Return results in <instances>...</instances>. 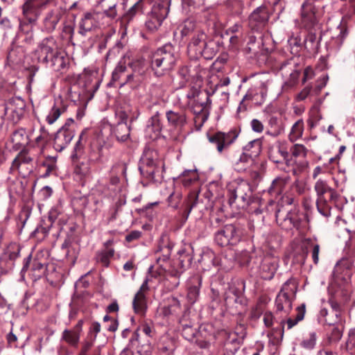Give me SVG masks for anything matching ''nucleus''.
<instances>
[{
	"label": "nucleus",
	"mask_w": 355,
	"mask_h": 355,
	"mask_svg": "<svg viewBox=\"0 0 355 355\" xmlns=\"http://www.w3.org/2000/svg\"><path fill=\"white\" fill-rule=\"evenodd\" d=\"M165 88L162 83H154L149 86L144 96L143 104L149 110L164 102Z\"/></svg>",
	"instance_id": "nucleus-5"
},
{
	"label": "nucleus",
	"mask_w": 355,
	"mask_h": 355,
	"mask_svg": "<svg viewBox=\"0 0 355 355\" xmlns=\"http://www.w3.org/2000/svg\"><path fill=\"white\" fill-rule=\"evenodd\" d=\"M187 97L189 99L191 98H205V100L209 101V94L206 92H200L198 89L192 87L191 90L187 94Z\"/></svg>",
	"instance_id": "nucleus-58"
},
{
	"label": "nucleus",
	"mask_w": 355,
	"mask_h": 355,
	"mask_svg": "<svg viewBox=\"0 0 355 355\" xmlns=\"http://www.w3.org/2000/svg\"><path fill=\"white\" fill-rule=\"evenodd\" d=\"M293 297L286 295V293H279L275 300L277 313L283 312L287 315L292 309Z\"/></svg>",
	"instance_id": "nucleus-27"
},
{
	"label": "nucleus",
	"mask_w": 355,
	"mask_h": 355,
	"mask_svg": "<svg viewBox=\"0 0 355 355\" xmlns=\"http://www.w3.org/2000/svg\"><path fill=\"white\" fill-rule=\"evenodd\" d=\"M163 21L150 13L148 16V19L146 21V27L150 31H155L158 29L159 27L162 25Z\"/></svg>",
	"instance_id": "nucleus-51"
},
{
	"label": "nucleus",
	"mask_w": 355,
	"mask_h": 355,
	"mask_svg": "<svg viewBox=\"0 0 355 355\" xmlns=\"http://www.w3.org/2000/svg\"><path fill=\"white\" fill-rule=\"evenodd\" d=\"M207 35L202 30L197 31L188 44V53L191 57L198 58L203 57L210 59L214 54L213 49L209 47L206 42Z\"/></svg>",
	"instance_id": "nucleus-4"
},
{
	"label": "nucleus",
	"mask_w": 355,
	"mask_h": 355,
	"mask_svg": "<svg viewBox=\"0 0 355 355\" xmlns=\"http://www.w3.org/2000/svg\"><path fill=\"white\" fill-rule=\"evenodd\" d=\"M126 71V66L125 62L121 60L116 68L112 72V81L117 82L122 80V78L125 76L123 81L121 83V85H125V83L132 81L135 77L141 76L144 73V69L139 67V63H134L132 73L128 75L125 74Z\"/></svg>",
	"instance_id": "nucleus-8"
},
{
	"label": "nucleus",
	"mask_w": 355,
	"mask_h": 355,
	"mask_svg": "<svg viewBox=\"0 0 355 355\" xmlns=\"http://www.w3.org/2000/svg\"><path fill=\"white\" fill-rule=\"evenodd\" d=\"M151 127L155 132H159L162 129V124L159 119V114L158 112L151 116L148 121V128Z\"/></svg>",
	"instance_id": "nucleus-55"
},
{
	"label": "nucleus",
	"mask_w": 355,
	"mask_h": 355,
	"mask_svg": "<svg viewBox=\"0 0 355 355\" xmlns=\"http://www.w3.org/2000/svg\"><path fill=\"white\" fill-rule=\"evenodd\" d=\"M49 62H51V66L55 71H60L67 65L64 56L59 51H57L53 55H52Z\"/></svg>",
	"instance_id": "nucleus-43"
},
{
	"label": "nucleus",
	"mask_w": 355,
	"mask_h": 355,
	"mask_svg": "<svg viewBox=\"0 0 355 355\" xmlns=\"http://www.w3.org/2000/svg\"><path fill=\"white\" fill-rule=\"evenodd\" d=\"M214 259L215 254L214 253V252L210 250H207L205 252H203L202 254L201 261L204 262L205 263H207L208 266H209V263L215 266L216 263Z\"/></svg>",
	"instance_id": "nucleus-63"
},
{
	"label": "nucleus",
	"mask_w": 355,
	"mask_h": 355,
	"mask_svg": "<svg viewBox=\"0 0 355 355\" xmlns=\"http://www.w3.org/2000/svg\"><path fill=\"white\" fill-rule=\"evenodd\" d=\"M238 136L239 132L233 129L228 132H217L209 136V141L215 144L218 152L221 153L235 141Z\"/></svg>",
	"instance_id": "nucleus-7"
},
{
	"label": "nucleus",
	"mask_w": 355,
	"mask_h": 355,
	"mask_svg": "<svg viewBox=\"0 0 355 355\" xmlns=\"http://www.w3.org/2000/svg\"><path fill=\"white\" fill-rule=\"evenodd\" d=\"M126 171V166L123 162H119L114 164L112 169L111 173L112 174V177L110 179V182L112 184H116L119 182V178L118 177L119 174H124Z\"/></svg>",
	"instance_id": "nucleus-45"
},
{
	"label": "nucleus",
	"mask_w": 355,
	"mask_h": 355,
	"mask_svg": "<svg viewBox=\"0 0 355 355\" xmlns=\"http://www.w3.org/2000/svg\"><path fill=\"white\" fill-rule=\"evenodd\" d=\"M48 132L44 129V128H42L40 129V135L35 138V144L41 152L43 151L44 147L46 146L48 142Z\"/></svg>",
	"instance_id": "nucleus-53"
},
{
	"label": "nucleus",
	"mask_w": 355,
	"mask_h": 355,
	"mask_svg": "<svg viewBox=\"0 0 355 355\" xmlns=\"http://www.w3.org/2000/svg\"><path fill=\"white\" fill-rule=\"evenodd\" d=\"M279 257L272 254L264 256L259 266V274L261 278L270 280L273 278L278 267Z\"/></svg>",
	"instance_id": "nucleus-10"
},
{
	"label": "nucleus",
	"mask_w": 355,
	"mask_h": 355,
	"mask_svg": "<svg viewBox=\"0 0 355 355\" xmlns=\"http://www.w3.org/2000/svg\"><path fill=\"white\" fill-rule=\"evenodd\" d=\"M11 141L16 148L21 147L28 142V136L24 128L15 130L11 135Z\"/></svg>",
	"instance_id": "nucleus-39"
},
{
	"label": "nucleus",
	"mask_w": 355,
	"mask_h": 355,
	"mask_svg": "<svg viewBox=\"0 0 355 355\" xmlns=\"http://www.w3.org/2000/svg\"><path fill=\"white\" fill-rule=\"evenodd\" d=\"M297 315L296 316L293 318H288L286 320H282L280 321L281 325V334L283 336L286 330H290L293 327H295L299 322L302 321L306 313V306L304 304H302L301 306L297 308Z\"/></svg>",
	"instance_id": "nucleus-26"
},
{
	"label": "nucleus",
	"mask_w": 355,
	"mask_h": 355,
	"mask_svg": "<svg viewBox=\"0 0 355 355\" xmlns=\"http://www.w3.org/2000/svg\"><path fill=\"white\" fill-rule=\"evenodd\" d=\"M130 125L125 121H119L113 128L112 134L119 141H126L130 138Z\"/></svg>",
	"instance_id": "nucleus-29"
},
{
	"label": "nucleus",
	"mask_w": 355,
	"mask_h": 355,
	"mask_svg": "<svg viewBox=\"0 0 355 355\" xmlns=\"http://www.w3.org/2000/svg\"><path fill=\"white\" fill-rule=\"evenodd\" d=\"M276 220L280 225H283L285 223V227L288 228L293 226L295 228L300 227L302 218H304L303 214H300L298 211L296 209L288 211L285 216H283L280 211L276 213Z\"/></svg>",
	"instance_id": "nucleus-19"
},
{
	"label": "nucleus",
	"mask_w": 355,
	"mask_h": 355,
	"mask_svg": "<svg viewBox=\"0 0 355 355\" xmlns=\"http://www.w3.org/2000/svg\"><path fill=\"white\" fill-rule=\"evenodd\" d=\"M19 245L16 243H12L8 247L6 254L10 260H15L19 257Z\"/></svg>",
	"instance_id": "nucleus-60"
},
{
	"label": "nucleus",
	"mask_w": 355,
	"mask_h": 355,
	"mask_svg": "<svg viewBox=\"0 0 355 355\" xmlns=\"http://www.w3.org/2000/svg\"><path fill=\"white\" fill-rule=\"evenodd\" d=\"M306 148L302 144H296L291 148V153L293 156L305 157L307 154Z\"/></svg>",
	"instance_id": "nucleus-57"
},
{
	"label": "nucleus",
	"mask_w": 355,
	"mask_h": 355,
	"mask_svg": "<svg viewBox=\"0 0 355 355\" xmlns=\"http://www.w3.org/2000/svg\"><path fill=\"white\" fill-rule=\"evenodd\" d=\"M240 240L236 227L232 224L227 225L215 234L216 243L222 247L235 245Z\"/></svg>",
	"instance_id": "nucleus-6"
},
{
	"label": "nucleus",
	"mask_w": 355,
	"mask_h": 355,
	"mask_svg": "<svg viewBox=\"0 0 355 355\" xmlns=\"http://www.w3.org/2000/svg\"><path fill=\"white\" fill-rule=\"evenodd\" d=\"M309 166V162L305 160H299L294 162L292 167V173L294 175H299L303 173Z\"/></svg>",
	"instance_id": "nucleus-56"
},
{
	"label": "nucleus",
	"mask_w": 355,
	"mask_h": 355,
	"mask_svg": "<svg viewBox=\"0 0 355 355\" xmlns=\"http://www.w3.org/2000/svg\"><path fill=\"white\" fill-rule=\"evenodd\" d=\"M243 342L235 336V334H227L225 343H223L225 355H234L241 347Z\"/></svg>",
	"instance_id": "nucleus-28"
},
{
	"label": "nucleus",
	"mask_w": 355,
	"mask_h": 355,
	"mask_svg": "<svg viewBox=\"0 0 355 355\" xmlns=\"http://www.w3.org/2000/svg\"><path fill=\"white\" fill-rule=\"evenodd\" d=\"M60 20L59 12L51 10L44 19V26L48 31H53Z\"/></svg>",
	"instance_id": "nucleus-42"
},
{
	"label": "nucleus",
	"mask_w": 355,
	"mask_h": 355,
	"mask_svg": "<svg viewBox=\"0 0 355 355\" xmlns=\"http://www.w3.org/2000/svg\"><path fill=\"white\" fill-rule=\"evenodd\" d=\"M114 254V249L103 250L96 254V260L107 267L110 264V260Z\"/></svg>",
	"instance_id": "nucleus-49"
},
{
	"label": "nucleus",
	"mask_w": 355,
	"mask_h": 355,
	"mask_svg": "<svg viewBox=\"0 0 355 355\" xmlns=\"http://www.w3.org/2000/svg\"><path fill=\"white\" fill-rule=\"evenodd\" d=\"M143 12V2L141 0L136 2L130 9L125 12L120 18V23L121 26L126 30L128 27L132 23L135 17L142 13Z\"/></svg>",
	"instance_id": "nucleus-25"
},
{
	"label": "nucleus",
	"mask_w": 355,
	"mask_h": 355,
	"mask_svg": "<svg viewBox=\"0 0 355 355\" xmlns=\"http://www.w3.org/2000/svg\"><path fill=\"white\" fill-rule=\"evenodd\" d=\"M171 249L166 245L164 248H160L159 251L162 252L163 254L160 255L159 252H157L156 261L159 265L160 268L165 269L164 264L168 261Z\"/></svg>",
	"instance_id": "nucleus-50"
},
{
	"label": "nucleus",
	"mask_w": 355,
	"mask_h": 355,
	"mask_svg": "<svg viewBox=\"0 0 355 355\" xmlns=\"http://www.w3.org/2000/svg\"><path fill=\"white\" fill-rule=\"evenodd\" d=\"M48 0H28L22 6V13L28 24H33L39 16L38 8L44 7Z\"/></svg>",
	"instance_id": "nucleus-12"
},
{
	"label": "nucleus",
	"mask_w": 355,
	"mask_h": 355,
	"mask_svg": "<svg viewBox=\"0 0 355 355\" xmlns=\"http://www.w3.org/2000/svg\"><path fill=\"white\" fill-rule=\"evenodd\" d=\"M98 15L87 12L79 22L78 33L81 35L85 36L88 32L98 27Z\"/></svg>",
	"instance_id": "nucleus-24"
},
{
	"label": "nucleus",
	"mask_w": 355,
	"mask_h": 355,
	"mask_svg": "<svg viewBox=\"0 0 355 355\" xmlns=\"http://www.w3.org/2000/svg\"><path fill=\"white\" fill-rule=\"evenodd\" d=\"M180 310V301L175 297H172L170 300V304L168 305L167 309L165 311V313L176 315L178 313Z\"/></svg>",
	"instance_id": "nucleus-59"
},
{
	"label": "nucleus",
	"mask_w": 355,
	"mask_h": 355,
	"mask_svg": "<svg viewBox=\"0 0 355 355\" xmlns=\"http://www.w3.org/2000/svg\"><path fill=\"white\" fill-rule=\"evenodd\" d=\"M279 71L284 79L285 86L291 88L297 84L300 71L292 60L282 63L279 67Z\"/></svg>",
	"instance_id": "nucleus-11"
},
{
	"label": "nucleus",
	"mask_w": 355,
	"mask_h": 355,
	"mask_svg": "<svg viewBox=\"0 0 355 355\" xmlns=\"http://www.w3.org/2000/svg\"><path fill=\"white\" fill-rule=\"evenodd\" d=\"M148 284V279L146 278L133 298L132 306L137 314L144 315L147 309L146 295L149 289Z\"/></svg>",
	"instance_id": "nucleus-16"
},
{
	"label": "nucleus",
	"mask_w": 355,
	"mask_h": 355,
	"mask_svg": "<svg viewBox=\"0 0 355 355\" xmlns=\"http://www.w3.org/2000/svg\"><path fill=\"white\" fill-rule=\"evenodd\" d=\"M309 246L311 247V257L315 264L319 262V252L320 250V245L313 243L310 239L308 240Z\"/></svg>",
	"instance_id": "nucleus-62"
},
{
	"label": "nucleus",
	"mask_w": 355,
	"mask_h": 355,
	"mask_svg": "<svg viewBox=\"0 0 355 355\" xmlns=\"http://www.w3.org/2000/svg\"><path fill=\"white\" fill-rule=\"evenodd\" d=\"M262 142L260 139H257L248 142L243 147V153H248L251 158L257 157L261 151Z\"/></svg>",
	"instance_id": "nucleus-40"
},
{
	"label": "nucleus",
	"mask_w": 355,
	"mask_h": 355,
	"mask_svg": "<svg viewBox=\"0 0 355 355\" xmlns=\"http://www.w3.org/2000/svg\"><path fill=\"white\" fill-rule=\"evenodd\" d=\"M74 174L77 180L83 184L91 176V170L89 164L84 162L78 164L74 169Z\"/></svg>",
	"instance_id": "nucleus-35"
},
{
	"label": "nucleus",
	"mask_w": 355,
	"mask_h": 355,
	"mask_svg": "<svg viewBox=\"0 0 355 355\" xmlns=\"http://www.w3.org/2000/svg\"><path fill=\"white\" fill-rule=\"evenodd\" d=\"M96 72H85L83 75V78L85 81V87L87 89H93L96 91L99 87V80L96 77Z\"/></svg>",
	"instance_id": "nucleus-41"
},
{
	"label": "nucleus",
	"mask_w": 355,
	"mask_h": 355,
	"mask_svg": "<svg viewBox=\"0 0 355 355\" xmlns=\"http://www.w3.org/2000/svg\"><path fill=\"white\" fill-rule=\"evenodd\" d=\"M83 320H78L72 329H65L61 336V340L72 347H77L83 331Z\"/></svg>",
	"instance_id": "nucleus-20"
},
{
	"label": "nucleus",
	"mask_w": 355,
	"mask_h": 355,
	"mask_svg": "<svg viewBox=\"0 0 355 355\" xmlns=\"http://www.w3.org/2000/svg\"><path fill=\"white\" fill-rule=\"evenodd\" d=\"M198 203V193L196 191L191 192L189 195L188 199L184 205V210L182 211V218L186 220L192 209Z\"/></svg>",
	"instance_id": "nucleus-36"
},
{
	"label": "nucleus",
	"mask_w": 355,
	"mask_h": 355,
	"mask_svg": "<svg viewBox=\"0 0 355 355\" xmlns=\"http://www.w3.org/2000/svg\"><path fill=\"white\" fill-rule=\"evenodd\" d=\"M164 164L159 159L157 151L148 149L144 151L139 166L141 174L151 181H157V177L162 173Z\"/></svg>",
	"instance_id": "nucleus-3"
},
{
	"label": "nucleus",
	"mask_w": 355,
	"mask_h": 355,
	"mask_svg": "<svg viewBox=\"0 0 355 355\" xmlns=\"http://www.w3.org/2000/svg\"><path fill=\"white\" fill-rule=\"evenodd\" d=\"M268 19L269 15L266 8L258 7L249 17V26L252 30L259 31L266 26Z\"/></svg>",
	"instance_id": "nucleus-17"
},
{
	"label": "nucleus",
	"mask_w": 355,
	"mask_h": 355,
	"mask_svg": "<svg viewBox=\"0 0 355 355\" xmlns=\"http://www.w3.org/2000/svg\"><path fill=\"white\" fill-rule=\"evenodd\" d=\"M176 60L174 47L170 44H165L152 53L150 67L156 76H163L174 67Z\"/></svg>",
	"instance_id": "nucleus-1"
},
{
	"label": "nucleus",
	"mask_w": 355,
	"mask_h": 355,
	"mask_svg": "<svg viewBox=\"0 0 355 355\" xmlns=\"http://www.w3.org/2000/svg\"><path fill=\"white\" fill-rule=\"evenodd\" d=\"M83 135H84V132H83L80 135L78 141L76 143V145H75L74 149H73V153L72 155L73 157H78V156L80 155V154L83 153V150L84 148V144L83 142Z\"/></svg>",
	"instance_id": "nucleus-64"
},
{
	"label": "nucleus",
	"mask_w": 355,
	"mask_h": 355,
	"mask_svg": "<svg viewBox=\"0 0 355 355\" xmlns=\"http://www.w3.org/2000/svg\"><path fill=\"white\" fill-rule=\"evenodd\" d=\"M179 331L182 336L189 341H193L198 332L193 327V322L189 318V311L185 310L182 316L179 319Z\"/></svg>",
	"instance_id": "nucleus-18"
},
{
	"label": "nucleus",
	"mask_w": 355,
	"mask_h": 355,
	"mask_svg": "<svg viewBox=\"0 0 355 355\" xmlns=\"http://www.w3.org/2000/svg\"><path fill=\"white\" fill-rule=\"evenodd\" d=\"M304 129V123L302 119H298L292 125L288 134V139L291 142H295L302 137Z\"/></svg>",
	"instance_id": "nucleus-38"
},
{
	"label": "nucleus",
	"mask_w": 355,
	"mask_h": 355,
	"mask_svg": "<svg viewBox=\"0 0 355 355\" xmlns=\"http://www.w3.org/2000/svg\"><path fill=\"white\" fill-rule=\"evenodd\" d=\"M197 180V174L194 171H184L182 173V183L185 187L191 184L192 182Z\"/></svg>",
	"instance_id": "nucleus-61"
},
{
	"label": "nucleus",
	"mask_w": 355,
	"mask_h": 355,
	"mask_svg": "<svg viewBox=\"0 0 355 355\" xmlns=\"http://www.w3.org/2000/svg\"><path fill=\"white\" fill-rule=\"evenodd\" d=\"M288 180L287 178L277 177L271 183L268 188V193L270 196L277 197L280 196Z\"/></svg>",
	"instance_id": "nucleus-33"
},
{
	"label": "nucleus",
	"mask_w": 355,
	"mask_h": 355,
	"mask_svg": "<svg viewBox=\"0 0 355 355\" xmlns=\"http://www.w3.org/2000/svg\"><path fill=\"white\" fill-rule=\"evenodd\" d=\"M33 158L27 150H23L12 161L10 170H17L23 176H26L33 171Z\"/></svg>",
	"instance_id": "nucleus-9"
},
{
	"label": "nucleus",
	"mask_w": 355,
	"mask_h": 355,
	"mask_svg": "<svg viewBox=\"0 0 355 355\" xmlns=\"http://www.w3.org/2000/svg\"><path fill=\"white\" fill-rule=\"evenodd\" d=\"M268 125L271 128L270 133L272 136H277L281 134L282 128L277 116H270L268 119Z\"/></svg>",
	"instance_id": "nucleus-54"
},
{
	"label": "nucleus",
	"mask_w": 355,
	"mask_h": 355,
	"mask_svg": "<svg viewBox=\"0 0 355 355\" xmlns=\"http://www.w3.org/2000/svg\"><path fill=\"white\" fill-rule=\"evenodd\" d=\"M301 15L304 23L314 24L316 22L315 8L311 0H307L302 3Z\"/></svg>",
	"instance_id": "nucleus-30"
},
{
	"label": "nucleus",
	"mask_w": 355,
	"mask_h": 355,
	"mask_svg": "<svg viewBox=\"0 0 355 355\" xmlns=\"http://www.w3.org/2000/svg\"><path fill=\"white\" fill-rule=\"evenodd\" d=\"M170 3L171 0H159L153 5L150 13L164 21L168 16Z\"/></svg>",
	"instance_id": "nucleus-31"
},
{
	"label": "nucleus",
	"mask_w": 355,
	"mask_h": 355,
	"mask_svg": "<svg viewBox=\"0 0 355 355\" xmlns=\"http://www.w3.org/2000/svg\"><path fill=\"white\" fill-rule=\"evenodd\" d=\"M320 40L321 35H318L315 33L311 31L304 39L305 48L310 52H317Z\"/></svg>",
	"instance_id": "nucleus-34"
},
{
	"label": "nucleus",
	"mask_w": 355,
	"mask_h": 355,
	"mask_svg": "<svg viewBox=\"0 0 355 355\" xmlns=\"http://www.w3.org/2000/svg\"><path fill=\"white\" fill-rule=\"evenodd\" d=\"M211 100L209 97V101L205 100V98H196L194 100L192 110L193 113L196 114L195 122H200V125L207 121L208 118V112L207 111V106L210 105Z\"/></svg>",
	"instance_id": "nucleus-21"
},
{
	"label": "nucleus",
	"mask_w": 355,
	"mask_h": 355,
	"mask_svg": "<svg viewBox=\"0 0 355 355\" xmlns=\"http://www.w3.org/2000/svg\"><path fill=\"white\" fill-rule=\"evenodd\" d=\"M314 190L317 194V200L324 202H327L324 198V195L328 193H331L332 194L334 192V189L329 186L327 182L320 178L315 182Z\"/></svg>",
	"instance_id": "nucleus-32"
},
{
	"label": "nucleus",
	"mask_w": 355,
	"mask_h": 355,
	"mask_svg": "<svg viewBox=\"0 0 355 355\" xmlns=\"http://www.w3.org/2000/svg\"><path fill=\"white\" fill-rule=\"evenodd\" d=\"M316 334L313 331L309 333V334L304 338L300 343V345L306 349H313L316 343Z\"/></svg>",
	"instance_id": "nucleus-52"
},
{
	"label": "nucleus",
	"mask_w": 355,
	"mask_h": 355,
	"mask_svg": "<svg viewBox=\"0 0 355 355\" xmlns=\"http://www.w3.org/2000/svg\"><path fill=\"white\" fill-rule=\"evenodd\" d=\"M168 124L173 128L180 130L187 124V115L182 110H168L166 112Z\"/></svg>",
	"instance_id": "nucleus-23"
},
{
	"label": "nucleus",
	"mask_w": 355,
	"mask_h": 355,
	"mask_svg": "<svg viewBox=\"0 0 355 355\" xmlns=\"http://www.w3.org/2000/svg\"><path fill=\"white\" fill-rule=\"evenodd\" d=\"M57 51L58 50L55 40L53 37H46L42 41L37 50L38 60L44 63H47Z\"/></svg>",
	"instance_id": "nucleus-14"
},
{
	"label": "nucleus",
	"mask_w": 355,
	"mask_h": 355,
	"mask_svg": "<svg viewBox=\"0 0 355 355\" xmlns=\"http://www.w3.org/2000/svg\"><path fill=\"white\" fill-rule=\"evenodd\" d=\"M201 30L199 28L193 19H188L185 20L181 28L182 36H187L193 34L195 35L197 31Z\"/></svg>",
	"instance_id": "nucleus-44"
},
{
	"label": "nucleus",
	"mask_w": 355,
	"mask_h": 355,
	"mask_svg": "<svg viewBox=\"0 0 355 355\" xmlns=\"http://www.w3.org/2000/svg\"><path fill=\"white\" fill-rule=\"evenodd\" d=\"M228 193V202L233 209H245L252 202V191L247 181L241 180L231 184Z\"/></svg>",
	"instance_id": "nucleus-2"
},
{
	"label": "nucleus",
	"mask_w": 355,
	"mask_h": 355,
	"mask_svg": "<svg viewBox=\"0 0 355 355\" xmlns=\"http://www.w3.org/2000/svg\"><path fill=\"white\" fill-rule=\"evenodd\" d=\"M64 111L65 107L62 105H55L47 115L46 121L49 124H53Z\"/></svg>",
	"instance_id": "nucleus-47"
},
{
	"label": "nucleus",
	"mask_w": 355,
	"mask_h": 355,
	"mask_svg": "<svg viewBox=\"0 0 355 355\" xmlns=\"http://www.w3.org/2000/svg\"><path fill=\"white\" fill-rule=\"evenodd\" d=\"M26 109L25 101L15 97L10 100L5 107V112L10 111V118L14 123H17L24 116Z\"/></svg>",
	"instance_id": "nucleus-15"
},
{
	"label": "nucleus",
	"mask_w": 355,
	"mask_h": 355,
	"mask_svg": "<svg viewBox=\"0 0 355 355\" xmlns=\"http://www.w3.org/2000/svg\"><path fill=\"white\" fill-rule=\"evenodd\" d=\"M297 282L293 278L288 279L282 286L279 293H286V295L294 297L297 291Z\"/></svg>",
	"instance_id": "nucleus-46"
},
{
	"label": "nucleus",
	"mask_w": 355,
	"mask_h": 355,
	"mask_svg": "<svg viewBox=\"0 0 355 355\" xmlns=\"http://www.w3.org/2000/svg\"><path fill=\"white\" fill-rule=\"evenodd\" d=\"M67 126L68 123H65L55 135L53 147L56 151L61 152L69 144L75 135L74 130Z\"/></svg>",
	"instance_id": "nucleus-13"
},
{
	"label": "nucleus",
	"mask_w": 355,
	"mask_h": 355,
	"mask_svg": "<svg viewBox=\"0 0 355 355\" xmlns=\"http://www.w3.org/2000/svg\"><path fill=\"white\" fill-rule=\"evenodd\" d=\"M268 157L274 163L282 164L285 162L287 166L291 164V160L288 159V151L286 147L284 145L278 144L277 146L270 147Z\"/></svg>",
	"instance_id": "nucleus-22"
},
{
	"label": "nucleus",
	"mask_w": 355,
	"mask_h": 355,
	"mask_svg": "<svg viewBox=\"0 0 355 355\" xmlns=\"http://www.w3.org/2000/svg\"><path fill=\"white\" fill-rule=\"evenodd\" d=\"M198 285L191 286L188 289L187 299L189 302L193 304L198 298L200 292V281L198 277L193 279Z\"/></svg>",
	"instance_id": "nucleus-48"
},
{
	"label": "nucleus",
	"mask_w": 355,
	"mask_h": 355,
	"mask_svg": "<svg viewBox=\"0 0 355 355\" xmlns=\"http://www.w3.org/2000/svg\"><path fill=\"white\" fill-rule=\"evenodd\" d=\"M253 162V159L248 155V153H242L240 157L233 162L234 169L241 173L245 171L247 168Z\"/></svg>",
	"instance_id": "nucleus-37"
}]
</instances>
